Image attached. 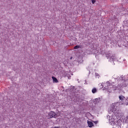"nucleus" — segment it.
Here are the masks:
<instances>
[{
  "mask_svg": "<svg viewBox=\"0 0 128 128\" xmlns=\"http://www.w3.org/2000/svg\"><path fill=\"white\" fill-rule=\"evenodd\" d=\"M118 106L116 105V104H112V108H110V110L112 112H114L116 110Z\"/></svg>",
  "mask_w": 128,
  "mask_h": 128,
  "instance_id": "f03ea898",
  "label": "nucleus"
},
{
  "mask_svg": "<svg viewBox=\"0 0 128 128\" xmlns=\"http://www.w3.org/2000/svg\"><path fill=\"white\" fill-rule=\"evenodd\" d=\"M78 48H82V46L78 45H76L74 47V50H78Z\"/></svg>",
  "mask_w": 128,
  "mask_h": 128,
  "instance_id": "6e6552de",
  "label": "nucleus"
},
{
  "mask_svg": "<svg viewBox=\"0 0 128 128\" xmlns=\"http://www.w3.org/2000/svg\"><path fill=\"white\" fill-rule=\"evenodd\" d=\"M119 98L120 100H122V102L124 100H126V97L123 96L122 95H121L120 96H119Z\"/></svg>",
  "mask_w": 128,
  "mask_h": 128,
  "instance_id": "7ed1b4c3",
  "label": "nucleus"
},
{
  "mask_svg": "<svg viewBox=\"0 0 128 128\" xmlns=\"http://www.w3.org/2000/svg\"><path fill=\"white\" fill-rule=\"evenodd\" d=\"M88 126H89V128H92V127L94 126V123H92V122H88Z\"/></svg>",
  "mask_w": 128,
  "mask_h": 128,
  "instance_id": "20e7f679",
  "label": "nucleus"
},
{
  "mask_svg": "<svg viewBox=\"0 0 128 128\" xmlns=\"http://www.w3.org/2000/svg\"><path fill=\"white\" fill-rule=\"evenodd\" d=\"M92 94H96V92H98L96 88H94L92 89Z\"/></svg>",
  "mask_w": 128,
  "mask_h": 128,
  "instance_id": "0eeeda50",
  "label": "nucleus"
},
{
  "mask_svg": "<svg viewBox=\"0 0 128 128\" xmlns=\"http://www.w3.org/2000/svg\"><path fill=\"white\" fill-rule=\"evenodd\" d=\"M64 77L67 76L68 78V76H70L68 73H67V72H64Z\"/></svg>",
  "mask_w": 128,
  "mask_h": 128,
  "instance_id": "1a4fd4ad",
  "label": "nucleus"
},
{
  "mask_svg": "<svg viewBox=\"0 0 128 128\" xmlns=\"http://www.w3.org/2000/svg\"><path fill=\"white\" fill-rule=\"evenodd\" d=\"M98 122V121H95V122H94V123L96 124Z\"/></svg>",
  "mask_w": 128,
  "mask_h": 128,
  "instance_id": "f8f14e48",
  "label": "nucleus"
},
{
  "mask_svg": "<svg viewBox=\"0 0 128 128\" xmlns=\"http://www.w3.org/2000/svg\"><path fill=\"white\" fill-rule=\"evenodd\" d=\"M52 80H53V82H58V79H56V77H54V76H52Z\"/></svg>",
  "mask_w": 128,
  "mask_h": 128,
  "instance_id": "423d86ee",
  "label": "nucleus"
},
{
  "mask_svg": "<svg viewBox=\"0 0 128 128\" xmlns=\"http://www.w3.org/2000/svg\"><path fill=\"white\" fill-rule=\"evenodd\" d=\"M106 84H107V86H108V88H110H110H112V84H110V82H106Z\"/></svg>",
  "mask_w": 128,
  "mask_h": 128,
  "instance_id": "39448f33",
  "label": "nucleus"
},
{
  "mask_svg": "<svg viewBox=\"0 0 128 128\" xmlns=\"http://www.w3.org/2000/svg\"><path fill=\"white\" fill-rule=\"evenodd\" d=\"M70 60H72V57H71V58H70Z\"/></svg>",
  "mask_w": 128,
  "mask_h": 128,
  "instance_id": "ddd939ff",
  "label": "nucleus"
},
{
  "mask_svg": "<svg viewBox=\"0 0 128 128\" xmlns=\"http://www.w3.org/2000/svg\"><path fill=\"white\" fill-rule=\"evenodd\" d=\"M48 116L50 118H56V114L54 112H50L48 114Z\"/></svg>",
  "mask_w": 128,
  "mask_h": 128,
  "instance_id": "f257e3e1",
  "label": "nucleus"
},
{
  "mask_svg": "<svg viewBox=\"0 0 128 128\" xmlns=\"http://www.w3.org/2000/svg\"><path fill=\"white\" fill-rule=\"evenodd\" d=\"M92 4H94V2H96V0H92Z\"/></svg>",
  "mask_w": 128,
  "mask_h": 128,
  "instance_id": "9d476101",
  "label": "nucleus"
},
{
  "mask_svg": "<svg viewBox=\"0 0 128 128\" xmlns=\"http://www.w3.org/2000/svg\"><path fill=\"white\" fill-rule=\"evenodd\" d=\"M95 74L96 76H100V74H98V73H96Z\"/></svg>",
  "mask_w": 128,
  "mask_h": 128,
  "instance_id": "9b49d317",
  "label": "nucleus"
}]
</instances>
